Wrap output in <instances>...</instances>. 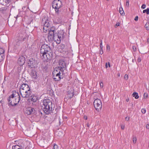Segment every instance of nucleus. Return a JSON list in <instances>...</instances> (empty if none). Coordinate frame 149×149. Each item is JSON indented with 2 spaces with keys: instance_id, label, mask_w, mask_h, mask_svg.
Masks as SVG:
<instances>
[{
  "instance_id": "nucleus-51",
  "label": "nucleus",
  "mask_w": 149,
  "mask_h": 149,
  "mask_svg": "<svg viewBox=\"0 0 149 149\" xmlns=\"http://www.w3.org/2000/svg\"><path fill=\"white\" fill-rule=\"evenodd\" d=\"M84 119H85V120L87 119V117L86 116H84Z\"/></svg>"
},
{
  "instance_id": "nucleus-30",
  "label": "nucleus",
  "mask_w": 149,
  "mask_h": 149,
  "mask_svg": "<svg viewBox=\"0 0 149 149\" xmlns=\"http://www.w3.org/2000/svg\"><path fill=\"white\" fill-rule=\"evenodd\" d=\"M102 44V40H100V49H101V50H102V48H103Z\"/></svg>"
},
{
  "instance_id": "nucleus-10",
  "label": "nucleus",
  "mask_w": 149,
  "mask_h": 149,
  "mask_svg": "<svg viewBox=\"0 0 149 149\" xmlns=\"http://www.w3.org/2000/svg\"><path fill=\"white\" fill-rule=\"evenodd\" d=\"M36 62L35 60L33 58H31L29 60L27 65L30 68H34L36 67Z\"/></svg>"
},
{
  "instance_id": "nucleus-34",
  "label": "nucleus",
  "mask_w": 149,
  "mask_h": 149,
  "mask_svg": "<svg viewBox=\"0 0 149 149\" xmlns=\"http://www.w3.org/2000/svg\"><path fill=\"white\" fill-rule=\"evenodd\" d=\"M144 97L145 98H147L148 97V95L147 93H144L143 95Z\"/></svg>"
},
{
  "instance_id": "nucleus-52",
  "label": "nucleus",
  "mask_w": 149,
  "mask_h": 149,
  "mask_svg": "<svg viewBox=\"0 0 149 149\" xmlns=\"http://www.w3.org/2000/svg\"><path fill=\"white\" fill-rule=\"evenodd\" d=\"M87 126L88 127H89L90 125H89V123H87Z\"/></svg>"
},
{
  "instance_id": "nucleus-41",
  "label": "nucleus",
  "mask_w": 149,
  "mask_h": 149,
  "mask_svg": "<svg viewBox=\"0 0 149 149\" xmlns=\"http://www.w3.org/2000/svg\"><path fill=\"white\" fill-rule=\"evenodd\" d=\"M120 26V23L118 22L116 24V25H115V27H117L118 26Z\"/></svg>"
},
{
  "instance_id": "nucleus-1",
  "label": "nucleus",
  "mask_w": 149,
  "mask_h": 149,
  "mask_svg": "<svg viewBox=\"0 0 149 149\" xmlns=\"http://www.w3.org/2000/svg\"><path fill=\"white\" fill-rule=\"evenodd\" d=\"M40 56L44 61L48 62L52 57L53 53L50 47L47 45H42L40 49Z\"/></svg>"
},
{
  "instance_id": "nucleus-3",
  "label": "nucleus",
  "mask_w": 149,
  "mask_h": 149,
  "mask_svg": "<svg viewBox=\"0 0 149 149\" xmlns=\"http://www.w3.org/2000/svg\"><path fill=\"white\" fill-rule=\"evenodd\" d=\"M65 33L63 30L58 31V33L55 35V41L57 44H59L65 38Z\"/></svg>"
},
{
  "instance_id": "nucleus-9",
  "label": "nucleus",
  "mask_w": 149,
  "mask_h": 149,
  "mask_svg": "<svg viewBox=\"0 0 149 149\" xmlns=\"http://www.w3.org/2000/svg\"><path fill=\"white\" fill-rule=\"evenodd\" d=\"M62 5V3L60 0H54L53 1L52 4V8L55 9H60Z\"/></svg>"
},
{
  "instance_id": "nucleus-54",
  "label": "nucleus",
  "mask_w": 149,
  "mask_h": 149,
  "mask_svg": "<svg viewBox=\"0 0 149 149\" xmlns=\"http://www.w3.org/2000/svg\"><path fill=\"white\" fill-rule=\"evenodd\" d=\"M105 67H106V68H107V67H108V66H107V63H106Z\"/></svg>"
},
{
  "instance_id": "nucleus-13",
  "label": "nucleus",
  "mask_w": 149,
  "mask_h": 149,
  "mask_svg": "<svg viewBox=\"0 0 149 149\" xmlns=\"http://www.w3.org/2000/svg\"><path fill=\"white\" fill-rule=\"evenodd\" d=\"M59 64L60 67V70L62 71L63 68H64L65 69L67 67L66 64V63L63 60H61L59 61Z\"/></svg>"
},
{
  "instance_id": "nucleus-50",
  "label": "nucleus",
  "mask_w": 149,
  "mask_h": 149,
  "mask_svg": "<svg viewBox=\"0 0 149 149\" xmlns=\"http://www.w3.org/2000/svg\"><path fill=\"white\" fill-rule=\"evenodd\" d=\"M129 100V98L128 97H127L126 99V101L127 102H128Z\"/></svg>"
},
{
  "instance_id": "nucleus-42",
  "label": "nucleus",
  "mask_w": 149,
  "mask_h": 149,
  "mask_svg": "<svg viewBox=\"0 0 149 149\" xmlns=\"http://www.w3.org/2000/svg\"><path fill=\"white\" fill-rule=\"evenodd\" d=\"M138 16H136L135 18H134V20L136 21H137L138 20Z\"/></svg>"
},
{
  "instance_id": "nucleus-60",
  "label": "nucleus",
  "mask_w": 149,
  "mask_h": 149,
  "mask_svg": "<svg viewBox=\"0 0 149 149\" xmlns=\"http://www.w3.org/2000/svg\"><path fill=\"white\" fill-rule=\"evenodd\" d=\"M20 149H22V148H20Z\"/></svg>"
},
{
  "instance_id": "nucleus-14",
  "label": "nucleus",
  "mask_w": 149,
  "mask_h": 149,
  "mask_svg": "<svg viewBox=\"0 0 149 149\" xmlns=\"http://www.w3.org/2000/svg\"><path fill=\"white\" fill-rule=\"evenodd\" d=\"M25 62V58L23 56H20L18 58L17 63L20 65H22Z\"/></svg>"
},
{
  "instance_id": "nucleus-47",
  "label": "nucleus",
  "mask_w": 149,
  "mask_h": 149,
  "mask_svg": "<svg viewBox=\"0 0 149 149\" xmlns=\"http://www.w3.org/2000/svg\"><path fill=\"white\" fill-rule=\"evenodd\" d=\"M65 47V46L64 45H61V48L63 49Z\"/></svg>"
},
{
  "instance_id": "nucleus-31",
  "label": "nucleus",
  "mask_w": 149,
  "mask_h": 149,
  "mask_svg": "<svg viewBox=\"0 0 149 149\" xmlns=\"http://www.w3.org/2000/svg\"><path fill=\"white\" fill-rule=\"evenodd\" d=\"M145 27L146 28L147 30H149V26L148 25L147 22L146 23L145 25Z\"/></svg>"
},
{
  "instance_id": "nucleus-58",
  "label": "nucleus",
  "mask_w": 149,
  "mask_h": 149,
  "mask_svg": "<svg viewBox=\"0 0 149 149\" xmlns=\"http://www.w3.org/2000/svg\"><path fill=\"white\" fill-rule=\"evenodd\" d=\"M132 62H134V59H132Z\"/></svg>"
},
{
  "instance_id": "nucleus-26",
  "label": "nucleus",
  "mask_w": 149,
  "mask_h": 149,
  "mask_svg": "<svg viewBox=\"0 0 149 149\" xmlns=\"http://www.w3.org/2000/svg\"><path fill=\"white\" fill-rule=\"evenodd\" d=\"M119 12L121 15H123L124 14V11L122 7L119 8Z\"/></svg>"
},
{
  "instance_id": "nucleus-19",
  "label": "nucleus",
  "mask_w": 149,
  "mask_h": 149,
  "mask_svg": "<svg viewBox=\"0 0 149 149\" xmlns=\"http://www.w3.org/2000/svg\"><path fill=\"white\" fill-rule=\"evenodd\" d=\"M55 14L57 16H61L62 15V13L61 10L60 9H55Z\"/></svg>"
},
{
  "instance_id": "nucleus-21",
  "label": "nucleus",
  "mask_w": 149,
  "mask_h": 149,
  "mask_svg": "<svg viewBox=\"0 0 149 149\" xmlns=\"http://www.w3.org/2000/svg\"><path fill=\"white\" fill-rule=\"evenodd\" d=\"M55 36H51L48 35V40L49 41H52L53 40H54V41H55V38H54Z\"/></svg>"
},
{
  "instance_id": "nucleus-57",
  "label": "nucleus",
  "mask_w": 149,
  "mask_h": 149,
  "mask_svg": "<svg viewBox=\"0 0 149 149\" xmlns=\"http://www.w3.org/2000/svg\"><path fill=\"white\" fill-rule=\"evenodd\" d=\"M109 67H110V64L109 63Z\"/></svg>"
},
{
  "instance_id": "nucleus-32",
  "label": "nucleus",
  "mask_w": 149,
  "mask_h": 149,
  "mask_svg": "<svg viewBox=\"0 0 149 149\" xmlns=\"http://www.w3.org/2000/svg\"><path fill=\"white\" fill-rule=\"evenodd\" d=\"M129 0H126V6L127 7H129Z\"/></svg>"
},
{
  "instance_id": "nucleus-11",
  "label": "nucleus",
  "mask_w": 149,
  "mask_h": 149,
  "mask_svg": "<svg viewBox=\"0 0 149 149\" xmlns=\"http://www.w3.org/2000/svg\"><path fill=\"white\" fill-rule=\"evenodd\" d=\"M35 110L33 108L29 107L26 108L24 110L25 114L27 115H30L34 113Z\"/></svg>"
},
{
  "instance_id": "nucleus-4",
  "label": "nucleus",
  "mask_w": 149,
  "mask_h": 149,
  "mask_svg": "<svg viewBox=\"0 0 149 149\" xmlns=\"http://www.w3.org/2000/svg\"><path fill=\"white\" fill-rule=\"evenodd\" d=\"M8 101L9 102V104L11 105L12 106H14L16 105L19 102V99H17L18 100H16V99L14 97L13 94L11 95L8 98Z\"/></svg>"
},
{
  "instance_id": "nucleus-22",
  "label": "nucleus",
  "mask_w": 149,
  "mask_h": 149,
  "mask_svg": "<svg viewBox=\"0 0 149 149\" xmlns=\"http://www.w3.org/2000/svg\"><path fill=\"white\" fill-rule=\"evenodd\" d=\"M23 41L20 40H18V39H17L16 40V41L14 43V45H17L18 46H19L20 43H21V42Z\"/></svg>"
},
{
  "instance_id": "nucleus-39",
  "label": "nucleus",
  "mask_w": 149,
  "mask_h": 149,
  "mask_svg": "<svg viewBox=\"0 0 149 149\" xmlns=\"http://www.w3.org/2000/svg\"><path fill=\"white\" fill-rule=\"evenodd\" d=\"M146 6L145 4H143L141 7V8H142V9H144L146 8Z\"/></svg>"
},
{
  "instance_id": "nucleus-33",
  "label": "nucleus",
  "mask_w": 149,
  "mask_h": 149,
  "mask_svg": "<svg viewBox=\"0 0 149 149\" xmlns=\"http://www.w3.org/2000/svg\"><path fill=\"white\" fill-rule=\"evenodd\" d=\"M54 149H59L58 146L57 145H54Z\"/></svg>"
},
{
  "instance_id": "nucleus-59",
  "label": "nucleus",
  "mask_w": 149,
  "mask_h": 149,
  "mask_svg": "<svg viewBox=\"0 0 149 149\" xmlns=\"http://www.w3.org/2000/svg\"><path fill=\"white\" fill-rule=\"evenodd\" d=\"M18 95H19V94H18ZM19 98H20V96L19 95Z\"/></svg>"
},
{
  "instance_id": "nucleus-35",
  "label": "nucleus",
  "mask_w": 149,
  "mask_h": 149,
  "mask_svg": "<svg viewBox=\"0 0 149 149\" xmlns=\"http://www.w3.org/2000/svg\"><path fill=\"white\" fill-rule=\"evenodd\" d=\"M136 137H134L133 139V141L134 143H135L136 142Z\"/></svg>"
},
{
  "instance_id": "nucleus-28",
  "label": "nucleus",
  "mask_w": 149,
  "mask_h": 149,
  "mask_svg": "<svg viewBox=\"0 0 149 149\" xmlns=\"http://www.w3.org/2000/svg\"><path fill=\"white\" fill-rule=\"evenodd\" d=\"M20 146L17 145L13 146L12 148V149H20Z\"/></svg>"
},
{
  "instance_id": "nucleus-24",
  "label": "nucleus",
  "mask_w": 149,
  "mask_h": 149,
  "mask_svg": "<svg viewBox=\"0 0 149 149\" xmlns=\"http://www.w3.org/2000/svg\"><path fill=\"white\" fill-rule=\"evenodd\" d=\"M132 96L133 97H135V98L136 99H137L139 98V96L138 95V94L137 93L134 92L132 94Z\"/></svg>"
},
{
  "instance_id": "nucleus-55",
  "label": "nucleus",
  "mask_w": 149,
  "mask_h": 149,
  "mask_svg": "<svg viewBox=\"0 0 149 149\" xmlns=\"http://www.w3.org/2000/svg\"><path fill=\"white\" fill-rule=\"evenodd\" d=\"M147 41L149 43V38H148Z\"/></svg>"
},
{
  "instance_id": "nucleus-12",
  "label": "nucleus",
  "mask_w": 149,
  "mask_h": 149,
  "mask_svg": "<svg viewBox=\"0 0 149 149\" xmlns=\"http://www.w3.org/2000/svg\"><path fill=\"white\" fill-rule=\"evenodd\" d=\"M56 72H53V78L55 81H59L61 79L60 76L61 73L60 71L58 73L55 74Z\"/></svg>"
},
{
  "instance_id": "nucleus-56",
  "label": "nucleus",
  "mask_w": 149,
  "mask_h": 149,
  "mask_svg": "<svg viewBox=\"0 0 149 149\" xmlns=\"http://www.w3.org/2000/svg\"><path fill=\"white\" fill-rule=\"evenodd\" d=\"M25 8V7H24L22 8V9H24V8Z\"/></svg>"
},
{
  "instance_id": "nucleus-38",
  "label": "nucleus",
  "mask_w": 149,
  "mask_h": 149,
  "mask_svg": "<svg viewBox=\"0 0 149 149\" xmlns=\"http://www.w3.org/2000/svg\"><path fill=\"white\" fill-rule=\"evenodd\" d=\"M124 78L126 80H127L128 79V75L127 74H125L124 76Z\"/></svg>"
},
{
  "instance_id": "nucleus-23",
  "label": "nucleus",
  "mask_w": 149,
  "mask_h": 149,
  "mask_svg": "<svg viewBox=\"0 0 149 149\" xmlns=\"http://www.w3.org/2000/svg\"><path fill=\"white\" fill-rule=\"evenodd\" d=\"M74 95V92L73 91L72 92H69L68 93V97L70 98H71Z\"/></svg>"
},
{
  "instance_id": "nucleus-27",
  "label": "nucleus",
  "mask_w": 149,
  "mask_h": 149,
  "mask_svg": "<svg viewBox=\"0 0 149 149\" xmlns=\"http://www.w3.org/2000/svg\"><path fill=\"white\" fill-rule=\"evenodd\" d=\"M143 13H146L148 15L149 14V8H147L146 9L143 10Z\"/></svg>"
},
{
  "instance_id": "nucleus-45",
  "label": "nucleus",
  "mask_w": 149,
  "mask_h": 149,
  "mask_svg": "<svg viewBox=\"0 0 149 149\" xmlns=\"http://www.w3.org/2000/svg\"><path fill=\"white\" fill-rule=\"evenodd\" d=\"M129 118H130L129 117H125V120L128 121L129 120Z\"/></svg>"
},
{
  "instance_id": "nucleus-44",
  "label": "nucleus",
  "mask_w": 149,
  "mask_h": 149,
  "mask_svg": "<svg viewBox=\"0 0 149 149\" xmlns=\"http://www.w3.org/2000/svg\"><path fill=\"white\" fill-rule=\"evenodd\" d=\"M100 86L102 88L103 87V83H102V82H101V83H100Z\"/></svg>"
},
{
  "instance_id": "nucleus-5",
  "label": "nucleus",
  "mask_w": 149,
  "mask_h": 149,
  "mask_svg": "<svg viewBox=\"0 0 149 149\" xmlns=\"http://www.w3.org/2000/svg\"><path fill=\"white\" fill-rule=\"evenodd\" d=\"M45 20L44 23L43 25V31L44 32H46L47 31V30H49V28H50L52 22L50 21V19L49 18L47 17L44 19Z\"/></svg>"
},
{
  "instance_id": "nucleus-53",
  "label": "nucleus",
  "mask_w": 149,
  "mask_h": 149,
  "mask_svg": "<svg viewBox=\"0 0 149 149\" xmlns=\"http://www.w3.org/2000/svg\"><path fill=\"white\" fill-rule=\"evenodd\" d=\"M50 30H54V32H55V30L54 28L52 27Z\"/></svg>"
},
{
  "instance_id": "nucleus-8",
  "label": "nucleus",
  "mask_w": 149,
  "mask_h": 149,
  "mask_svg": "<svg viewBox=\"0 0 149 149\" xmlns=\"http://www.w3.org/2000/svg\"><path fill=\"white\" fill-rule=\"evenodd\" d=\"M28 38V36L24 32L20 33L17 35V39L22 41H25Z\"/></svg>"
},
{
  "instance_id": "nucleus-16",
  "label": "nucleus",
  "mask_w": 149,
  "mask_h": 149,
  "mask_svg": "<svg viewBox=\"0 0 149 149\" xmlns=\"http://www.w3.org/2000/svg\"><path fill=\"white\" fill-rule=\"evenodd\" d=\"M8 7L4 6L0 8V12L3 14H6L8 12Z\"/></svg>"
},
{
  "instance_id": "nucleus-20",
  "label": "nucleus",
  "mask_w": 149,
  "mask_h": 149,
  "mask_svg": "<svg viewBox=\"0 0 149 149\" xmlns=\"http://www.w3.org/2000/svg\"><path fill=\"white\" fill-rule=\"evenodd\" d=\"M54 30H50L49 31V36H54L56 34V33H55Z\"/></svg>"
},
{
  "instance_id": "nucleus-40",
  "label": "nucleus",
  "mask_w": 149,
  "mask_h": 149,
  "mask_svg": "<svg viewBox=\"0 0 149 149\" xmlns=\"http://www.w3.org/2000/svg\"><path fill=\"white\" fill-rule=\"evenodd\" d=\"M137 61L138 62H140L141 61V57H138Z\"/></svg>"
},
{
  "instance_id": "nucleus-36",
  "label": "nucleus",
  "mask_w": 149,
  "mask_h": 149,
  "mask_svg": "<svg viewBox=\"0 0 149 149\" xmlns=\"http://www.w3.org/2000/svg\"><path fill=\"white\" fill-rule=\"evenodd\" d=\"M132 49L134 52H135L136 50V48L134 46H132Z\"/></svg>"
},
{
  "instance_id": "nucleus-17",
  "label": "nucleus",
  "mask_w": 149,
  "mask_h": 149,
  "mask_svg": "<svg viewBox=\"0 0 149 149\" xmlns=\"http://www.w3.org/2000/svg\"><path fill=\"white\" fill-rule=\"evenodd\" d=\"M29 98L33 102H36L37 99L38 97L36 96L35 95L33 94L31 95V96H30V97H29Z\"/></svg>"
},
{
  "instance_id": "nucleus-37",
  "label": "nucleus",
  "mask_w": 149,
  "mask_h": 149,
  "mask_svg": "<svg viewBox=\"0 0 149 149\" xmlns=\"http://www.w3.org/2000/svg\"><path fill=\"white\" fill-rule=\"evenodd\" d=\"M146 111V110L145 109H143L141 110V112L143 113H145Z\"/></svg>"
},
{
  "instance_id": "nucleus-2",
  "label": "nucleus",
  "mask_w": 149,
  "mask_h": 149,
  "mask_svg": "<svg viewBox=\"0 0 149 149\" xmlns=\"http://www.w3.org/2000/svg\"><path fill=\"white\" fill-rule=\"evenodd\" d=\"M43 104L42 107L43 109L44 112L47 114H48L50 113H54V104H52L51 101L49 99L44 100L42 102Z\"/></svg>"
},
{
  "instance_id": "nucleus-48",
  "label": "nucleus",
  "mask_w": 149,
  "mask_h": 149,
  "mask_svg": "<svg viewBox=\"0 0 149 149\" xmlns=\"http://www.w3.org/2000/svg\"><path fill=\"white\" fill-rule=\"evenodd\" d=\"M121 128L122 130H123L125 126H123L122 125H121Z\"/></svg>"
},
{
  "instance_id": "nucleus-49",
  "label": "nucleus",
  "mask_w": 149,
  "mask_h": 149,
  "mask_svg": "<svg viewBox=\"0 0 149 149\" xmlns=\"http://www.w3.org/2000/svg\"><path fill=\"white\" fill-rule=\"evenodd\" d=\"M146 128L147 129H149V125H147L146 126Z\"/></svg>"
},
{
  "instance_id": "nucleus-18",
  "label": "nucleus",
  "mask_w": 149,
  "mask_h": 149,
  "mask_svg": "<svg viewBox=\"0 0 149 149\" xmlns=\"http://www.w3.org/2000/svg\"><path fill=\"white\" fill-rule=\"evenodd\" d=\"M31 75L32 78L36 79L37 77V72L34 70H32L31 73Z\"/></svg>"
},
{
  "instance_id": "nucleus-7",
  "label": "nucleus",
  "mask_w": 149,
  "mask_h": 149,
  "mask_svg": "<svg viewBox=\"0 0 149 149\" xmlns=\"http://www.w3.org/2000/svg\"><path fill=\"white\" fill-rule=\"evenodd\" d=\"M94 107L96 110L99 111L101 110L102 107V103L100 100L99 99L95 100L93 103Z\"/></svg>"
},
{
  "instance_id": "nucleus-29",
  "label": "nucleus",
  "mask_w": 149,
  "mask_h": 149,
  "mask_svg": "<svg viewBox=\"0 0 149 149\" xmlns=\"http://www.w3.org/2000/svg\"><path fill=\"white\" fill-rule=\"evenodd\" d=\"M4 55H0V62L2 61L4 58Z\"/></svg>"
},
{
  "instance_id": "nucleus-43",
  "label": "nucleus",
  "mask_w": 149,
  "mask_h": 149,
  "mask_svg": "<svg viewBox=\"0 0 149 149\" xmlns=\"http://www.w3.org/2000/svg\"><path fill=\"white\" fill-rule=\"evenodd\" d=\"M103 50H101V49H100V54L102 55L103 54Z\"/></svg>"
},
{
  "instance_id": "nucleus-15",
  "label": "nucleus",
  "mask_w": 149,
  "mask_h": 149,
  "mask_svg": "<svg viewBox=\"0 0 149 149\" xmlns=\"http://www.w3.org/2000/svg\"><path fill=\"white\" fill-rule=\"evenodd\" d=\"M32 93V92L30 89V90L26 91L24 93V96L22 94L21 95L22 97L29 98L30 97V96H31Z\"/></svg>"
},
{
  "instance_id": "nucleus-46",
  "label": "nucleus",
  "mask_w": 149,
  "mask_h": 149,
  "mask_svg": "<svg viewBox=\"0 0 149 149\" xmlns=\"http://www.w3.org/2000/svg\"><path fill=\"white\" fill-rule=\"evenodd\" d=\"M107 49H109V50L110 49V46L109 45H107Z\"/></svg>"
},
{
  "instance_id": "nucleus-6",
  "label": "nucleus",
  "mask_w": 149,
  "mask_h": 149,
  "mask_svg": "<svg viewBox=\"0 0 149 149\" xmlns=\"http://www.w3.org/2000/svg\"><path fill=\"white\" fill-rule=\"evenodd\" d=\"M30 88L28 85L23 84L21 85L19 89V92L21 95H23L24 96V93L27 91L30 90Z\"/></svg>"
},
{
  "instance_id": "nucleus-25",
  "label": "nucleus",
  "mask_w": 149,
  "mask_h": 149,
  "mask_svg": "<svg viewBox=\"0 0 149 149\" xmlns=\"http://www.w3.org/2000/svg\"><path fill=\"white\" fill-rule=\"evenodd\" d=\"M5 50L2 48H0V55H4Z\"/></svg>"
}]
</instances>
